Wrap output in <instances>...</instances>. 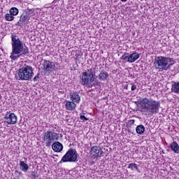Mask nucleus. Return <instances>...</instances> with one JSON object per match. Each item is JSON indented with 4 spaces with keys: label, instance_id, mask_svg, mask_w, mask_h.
<instances>
[{
    "label": "nucleus",
    "instance_id": "nucleus-1",
    "mask_svg": "<svg viewBox=\"0 0 179 179\" xmlns=\"http://www.w3.org/2000/svg\"><path fill=\"white\" fill-rule=\"evenodd\" d=\"M11 45H12V52L10 53V58L12 61H16L19 58H24L30 51L29 48L24 45L23 41L19 38V36L12 34L11 35Z\"/></svg>",
    "mask_w": 179,
    "mask_h": 179
},
{
    "label": "nucleus",
    "instance_id": "nucleus-2",
    "mask_svg": "<svg viewBox=\"0 0 179 179\" xmlns=\"http://www.w3.org/2000/svg\"><path fill=\"white\" fill-rule=\"evenodd\" d=\"M138 104H140L141 113L149 117L157 114L160 108V101L151 98H143Z\"/></svg>",
    "mask_w": 179,
    "mask_h": 179
},
{
    "label": "nucleus",
    "instance_id": "nucleus-3",
    "mask_svg": "<svg viewBox=\"0 0 179 179\" xmlns=\"http://www.w3.org/2000/svg\"><path fill=\"white\" fill-rule=\"evenodd\" d=\"M94 82V68L83 72L80 76V83L82 86H89Z\"/></svg>",
    "mask_w": 179,
    "mask_h": 179
},
{
    "label": "nucleus",
    "instance_id": "nucleus-4",
    "mask_svg": "<svg viewBox=\"0 0 179 179\" xmlns=\"http://www.w3.org/2000/svg\"><path fill=\"white\" fill-rule=\"evenodd\" d=\"M36 15L34 8H27L23 10L22 14L20 17V20L16 23V26L23 27L24 24H29L31 17Z\"/></svg>",
    "mask_w": 179,
    "mask_h": 179
},
{
    "label": "nucleus",
    "instance_id": "nucleus-5",
    "mask_svg": "<svg viewBox=\"0 0 179 179\" xmlns=\"http://www.w3.org/2000/svg\"><path fill=\"white\" fill-rule=\"evenodd\" d=\"M34 76L33 67L29 65H24L18 70V80H31Z\"/></svg>",
    "mask_w": 179,
    "mask_h": 179
},
{
    "label": "nucleus",
    "instance_id": "nucleus-6",
    "mask_svg": "<svg viewBox=\"0 0 179 179\" xmlns=\"http://www.w3.org/2000/svg\"><path fill=\"white\" fill-rule=\"evenodd\" d=\"M78 162V152L76 150L70 148L62 157L59 163H75Z\"/></svg>",
    "mask_w": 179,
    "mask_h": 179
},
{
    "label": "nucleus",
    "instance_id": "nucleus-7",
    "mask_svg": "<svg viewBox=\"0 0 179 179\" xmlns=\"http://www.w3.org/2000/svg\"><path fill=\"white\" fill-rule=\"evenodd\" d=\"M169 62H174V59L159 56L155 59L154 65L157 69H164L169 65Z\"/></svg>",
    "mask_w": 179,
    "mask_h": 179
},
{
    "label": "nucleus",
    "instance_id": "nucleus-8",
    "mask_svg": "<svg viewBox=\"0 0 179 179\" xmlns=\"http://www.w3.org/2000/svg\"><path fill=\"white\" fill-rule=\"evenodd\" d=\"M42 139L45 143L46 146H50L53 142H55L58 139V133L48 131L43 133Z\"/></svg>",
    "mask_w": 179,
    "mask_h": 179
},
{
    "label": "nucleus",
    "instance_id": "nucleus-9",
    "mask_svg": "<svg viewBox=\"0 0 179 179\" xmlns=\"http://www.w3.org/2000/svg\"><path fill=\"white\" fill-rule=\"evenodd\" d=\"M4 122L8 125H15L17 122V116L13 113L6 112Z\"/></svg>",
    "mask_w": 179,
    "mask_h": 179
},
{
    "label": "nucleus",
    "instance_id": "nucleus-10",
    "mask_svg": "<svg viewBox=\"0 0 179 179\" xmlns=\"http://www.w3.org/2000/svg\"><path fill=\"white\" fill-rule=\"evenodd\" d=\"M90 155L94 159H99V157H101L103 150L99 146H94L91 148Z\"/></svg>",
    "mask_w": 179,
    "mask_h": 179
},
{
    "label": "nucleus",
    "instance_id": "nucleus-11",
    "mask_svg": "<svg viewBox=\"0 0 179 179\" xmlns=\"http://www.w3.org/2000/svg\"><path fill=\"white\" fill-rule=\"evenodd\" d=\"M43 68L46 72H54L55 71V63L48 60H43Z\"/></svg>",
    "mask_w": 179,
    "mask_h": 179
},
{
    "label": "nucleus",
    "instance_id": "nucleus-12",
    "mask_svg": "<svg viewBox=\"0 0 179 179\" xmlns=\"http://www.w3.org/2000/svg\"><path fill=\"white\" fill-rule=\"evenodd\" d=\"M52 148L54 152L59 153V152H62L64 145H62V143H59V141H56L52 145Z\"/></svg>",
    "mask_w": 179,
    "mask_h": 179
},
{
    "label": "nucleus",
    "instance_id": "nucleus-13",
    "mask_svg": "<svg viewBox=\"0 0 179 179\" xmlns=\"http://www.w3.org/2000/svg\"><path fill=\"white\" fill-rule=\"evenodd\" d=\"M140 55L138 52H134L130 55H129V59L127 60V62L132 64V62H135L136 59H138Z\"/></svg>",
    "mask_w": 179,
    "mask_h": 179
},
{
    "label": "nucleus",
    "instance_id": "nucleus-14",
    "mask_svg": "<svg viewBox=\"0 0 179 179\" xmlns=\"http://www.w3.org/2000/svg\"><path fill=\"white\" fill-rule=\"evenodd\" d=\"M70 96L73 102L79 103L80 101V96H79L78 92H71Z\"/></svg>",
    "mask_w": 179,
    "mask_h": 179
},
{
    "label": "nucleus",
    "instance_id": "nucleus-15",
    "mask_svg": "<svg viewBox=\"0 0 179 179\" xmlns=\"http://www.w3.org/2000/svg\"><path fill=\"white\" fill-rule=\"evenodd\" d=\"M171 150L173 153L179 154V145L178 143L176 141H173L170 145Z\"/></svg>",
    "mask_w": 179,
    "mask_h": 179
},
{
    "label": "nucleus",
    "instance_id": "nucleus-16",
    "mask_svg": "<svg viewBox=\"0 0 179 179\" xmlns=\"http://www.w3.org/2000/svg\"><path fill=\"white\" fill-rule=\"evenodd\" d=\"M98 78L99 80H102V82L107 80V79H108V73L107 71H101L98 76Z\"/></svg>",
    "mask_w": 179,
    "mask_h": 179
},
{
    "label": "nucleus",
    "instance_id": "nucleus-17",
    "mask_svg": "<svg viewBox=\"0 0 179 179\" xmlns=\"http://www.w3.org/2000/svg\"><path fill=\"white\" fill-rule=\"evenodd\" d=\"M20 169L22 170L24 173H27L29 171V165L26 163H24V161L20 162Z\"/></svg>",
    "mask_w": 179,
    "mask_h": 179
},
{
    "label": "nucleus",
    "instance_id": "nucleus-18",
    "mask_svg": "<svg viewBox=\"0 0 179 179\" xmlns=\"http://www.w3.org/2000/svg\"><path fill=\"white\" fill-rule=\"evenodd\" d=\"M139 167H141V166L135 163H131L129 164L127 169H130V170H131L132 171H134V170H136V171H138V173H141V169H139Z\"/></svg>",
    "mask_w": 179,
    "mask_h": 179
},
{
    "label": "nucleus",
    "instance_id": "nucleus-19",
    "mask_svg": "<svg viewBox=\"0 0 179 179\" xmlns=\"http://www.w3.org/2000/svg\"><path fill=\"white\" fill-rule=\"evenodd\" d=\"M66 107L67 110L72 111V110H75V108H76V105L75 104V102H73V101H67L66 103Z\"/></svg>",
    "mask_w": 179,
    "mask_h": 179
},
{
    "label": "nucleus",
    "instance_id": "nucleus-20",
    "mask_svg": "<svg viewBox=\"0 0 179 179\" xmlns=\"http://www.w3.org/2000/svg\"><path fill=\"white\" fill-rule=\"evenodd\" d=\"M136 134H138V135H142L145 132V126L143 124L138 125L136 127Z\"/></svg>",
    "mask_w": 179,
    "mask_h": 179
},
{
    "label": "nucleus",
    "instance_id": "nucleus-21",
    "mask_svg": "<svg viewBox=\"0 0 179 179\" xmlns=\"http://www.w3.org/2000/svg\"><path fill=\"white\" fill-rule=\"evenodd\" d=\"M171 90L172 92H173V93H176V94H179V82L174 83V84L172 85Z\"/></svg>",
    "mask_w": 179,
    "mask_h": 179
},
{
    "label": "nucleus",
    "instance_id": "nucleus-22",
    "mask_svg": "<svg viewBox=\"0 0 179 179\" xmlns=\"http://www.w3.org/2000/svg\"><path fill=\"white\" fill-rule=\"evenodd\" d=\"M10 13L13 15V16H16L19 13V9L15 7H13L10 9Z\"/></svg>",
    "mask_w": 179,
    "mask_h": 179
},
{
    "label": "nucleus",
    "instance_id": "nucleus-23",
    "mask_svg": "<svg viewBox=\"0 0 179 179\" xmlns=\"http://www.w3.org/2000/svg\"><path fill=\"white\" fill-rule=\"evenodd\" d=\"M5 19L8 22H12V20H13V19H15V17H13V15L12 14H10V13H6L5 15Z\"/></svg>",
    "mask_w": 179,
    "mask_h": 179
},
{
    "label": "nucleus",
    "instance_id": "nucleus-24",
    "mask_svg": "<svg viewBox=\"0 0 179 179\" xmlns=\"http://www.w3.org/2000/svg\"><path fill=\"white\" fill-rule=\"evenodd\" d=\"M120 59H122L123 61H128L129 59V53H124L121 57Z\"/></svg>",
    "mask_w": 179,
    "mask_h": 179
},
{
    "label": "nucleus",
    "instance_id": "nucleus-25",
    "mask_svg": "<svg viewBox=\"0 0 179 179\" xmlns=\"http://www.w3.org/2000/svg\"><path fill=\"white\" fill-rule=\"evenodd\" d=\"M174 65V60L173 63L169 64L168 66H166L165 67V69H164V71H169V69H170L171 68V66H173Z\"/></svg>",
    "mask_w": 179,
    "mask_h": 179
},
{
    "label": "nucleus",
    "instance_id": "nucleus-26",
    "mask_svg": "<svg viewBox=\"0 0 179 179\" xmlns=\"http://www.w3.org/2000/svg\"><path fill=\"white\" fill-rule=\"evenodd\" d=\"M40 79V73H37L36 76L33 78L34 82H37Z\"/></svg>",
    "mask_w": 179,
    "mask_h": 179
},
{
    "label": "nucleus",
    "instance_id": "nucleus-27",
    "mask_svg": "<svg viewBox=\"0 0 179 179\" xmlns=\"http://www.w3.org/2000/svg\"><path fill=\"white\" fill-rule=\"evenodd\" d=\"M80 120H82V121H88L89 120V118L86 117L83 115H80Z\"/></svg>",
    "mask_w": 179,
    "mask_h": 179
},
{
    "label": "nucleus",
    "instance_id": "nucleus-28",
    "mask_svg": "<svg viewBox=\"0 0 179 179\" xmlns=\"http://www.w3.org/2000/svg\"><path fill=\"white\" fill-rule=\"evenodd\" d=\"M96 83H93L92 86H100V81L95 80Z\"/></svg>",
    "mask_w": 179,
    "mask_h": 179
},
{
    "label": "nucleus",
    "instance_id": "nucleus-29",
    "mask_svg": "<svg viewBox=\"0 0 179 179\" xmlns=\"http://www.w3.org/2000/svg\"><path fill=\"white\" fill-rule=\"evenodd\" d=\"M31 176V177H33V178H37V176L36 175V171H32Z\"/></svg>",
    "mask_w": 179,
    "mask_h": 179
},
{
    "label": "nucleus",
    "instance_id": "nucleus-30",
    "mask_svg": "<svg viewBox=\"0 0 179 179\" xmlns=\"http://www.w3.org/2000/svg\"><path fill=\"white\" fill-rule=\"evenodd\" d=\"M131 90L132 92H134V90H136V85L135 84L131 85Z\"/></svg>",
    "mask_w": 179,
    "mask_h": 179
},
{
    "label": "nucleus",
    "instance_id": "nucleus-31",
    "mask_svg": "<svg viewBox=\"0 0 179 179\" xmlns=\"http://www.w3.org/2000/svg\"><path fill=\"white\" fill-rule=\"evenodd\" d=\"M130 124H134V122H135V120H130Z\"/></svg>",
    "mask_w": 179,
    "mask_h": 179
},
{
    "label": "nucleus",
    "instance_id": "nucleus-32",
    "mask_svg": "<svg viewBox=\"0 0 179 179\" xmlns=\"http://www.w3.org/2000/svg\"><path fill=\"white\" fill-rule=\"evenodd\" d=\"M124 89H126V90H128V85H125Z\"/></svg>",
    "mask_w": 179,
    "mask_h": 179
},
{
    "label": "nucleus",
    "instance_id": "nucleus-33",
    "mask_svg": "<svg viewBox=\"0 0 179 179\" xmlns=\"http://www.w3.org/2000/svg\"><path fill=\"white\" fill-rule=\"evenodd\" d=\"M128 0H121L122 2H127Z\"/></svg>",
    "mask_w": 179,
    "mask_h": 179
}]
</instances>
